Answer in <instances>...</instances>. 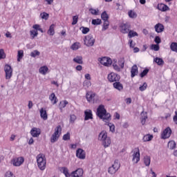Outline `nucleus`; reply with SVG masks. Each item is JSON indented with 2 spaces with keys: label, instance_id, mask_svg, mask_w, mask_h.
<instances>
[{
  "label": "nucleus",
  "instance_id": "f257e3e1",
  "mask_svg": "<svg viewBox=\"0 0 177 177\" xmlns=\"http://www.w3.org/2000/svg\"><path fill=\"white\" fill-rule=\"evenodd\" d=\"M97 115L101 120H103L104 122H107V121H110L111 120V115L110 113H107V111L104 109V106L100 105L97 109Z\"/></svg>",
  "mask_w": 177,
  "mask_h": 177
},
{
  "label": "nucleus",
  "instance_id": "f03ea898",
  "mask_svg": "<svg viewBox=\"0 0 177 177\" xmlns=\"http://www.w3.org/2000/svg\"><path fill=\"white\" fill-rule=\"evenodd\" d=\"M98 140L102 142L104 147H109L111 145V140L110 137L107 136V132L102 131L100 133L98 136Z\"/></svg>",
  "mask_w": 177,
  "mask_h": 177
},
{
  "label": "nucleus",
  "instance_id": "7ed1b4c3",
  "mask_svg": "<svg viewBox=\"0 0 177 177\" xmlns=\"http://www.w3.org/2000/svg\"><path fill=\"white\" fill-rule=\"evenodd\" d=\"M37 162L39 169L41 171L45 170V168H46V159L44 154L40 153L37 156Z\"/></svg>",
  "mask_w": 177,
  "mask_h": 177
},
{
  "label": "nucleus",
  "instance_id": "20e7f679",
  "mask_svg": "<svg viewBox=\"0 0 177 177\" xmlns=\"http://www.w3.org/2000/svg\"><path fill=\"white\" fill-rule=\"evenodd\" d=\"M62 133V126L58 125L55 129V133L52 135L50 138V142L51 143H55L59 140V138L60 137V134Z\"/></svg>",
  "mask_w": 177,
  "mask_h": 177
},
{
  "label": "nucleus",
  "instance_id": "39448f33",
  "mask_svg": "<svg viewBox=\"0 0 177 177\" xmlns=\"http://www.w3.org/2000/svg\"><path fill=\"white\" fill-rule=\"evenodd\" d=\"M4 71L6 73V80H10L13 75V69L9 64H6L4 66Z\"/></svg>",
  "mask_w": 177,
  "mask_h": 177
},
{
  "label": "nucleus",
  "instance_id": "423d86ee",
  "mask_svg": "<svg viewBox=\"0 0 177 177\" xmlns=\"http://www.w3.org/2000/svg\"><path fill=\"white\" fill-rule=\"evenodd\" d=\"M84 41L86 46H93L95 44V39H93V36L92 35L85 36Z\"/></svg>",
  "mask_w": 177,
  "mask_h": 177
},
{
  "label": "nucleus",
  "instance_id": "0eeeda50",
  "mask_svg": "<svg viewBox=\"0 0 177 177\" xmlns=\"http://www.w3.org/2000/svg\"><path fill=\"white\" fill-rule=\"evenodd\" d=\"M134 150L132 161L135 162V164H138L139 161H140V152L138 148H135Z\"/></svg>",
  "mask_w": 177,
  "mask_h": 177
},
{
  "label": "nucleus",
  "instance_id": "6e6552de",
  "mask_svg": "<svg viewBox=\"0 0 177 177\" xmlns=\"http://www.w3.org/2000/svg\"><path fill=\"white\" fill-rule=\"evenodd\" d=\"M120 75L114 73H111L109 75H108V80L110 82H117L118 81H120Z\"/></svg>",
  "mask_w": 177,
  "mask_h": 177
},
{
  "label": "nucleus",
  "instance_id": "1a4fd4ad",
  "mask_svg": "<svg viewBox=\"0 0 177 177\" xmlns=\"http://www.w3.org/2000/svg\"><path fill=\"white\" fill-rule=\"evenodd\" d=\"M23 162H24V158L23 157L15 158L12 160L14 167H20Z\"/></svg>",
  "mask_w": 177,
  "mask_h": 177
},
{
  "label": "nucleus",
  "instance_id": "9d476101",
  "mask_svg": "<svg viewBox=\"0 0 177 177\" xmlns=\"http://www.w3.org/2000/svg\"><path fill=\"white\" fill-rule=\"evenodd\" d=\"M100 62L106 67H109V66H111V64L113 63V61L111 60V58L104 57L100 59Z\"/></svg>",
  "mask_w": 177,
  "mask_h": 177
},
{
  "label": "nucleus",
  "instance_id": "9b49d317",
  "mask_svg": "<svg viewBox=\"0 0 177 177\" xmlns=\"http://www.w3.org/2000/svg\"><path fill=\"white\" fill-rule=\"evenodd\" d=\"M131 25L129 23L122 24L120 25V31L122 34H128Z\"/></svg>",
  "mask_w": 177,
  "mask_h": 177
},
{
  "label": "nucleus",
  "instance_id": "f8f14e48",
  "mask_svg": "<svg viewBox=\"0 0 177 177\" xmlns=\"http://www.w3.org/2000/svg\"><path fill=\"white\" fill-rule=\"evenodd\" d=\"M172 131L171 130V128L167 127L162 133V139H168Z\"/></svg>",
  "mask_w": 177,
  "mask_h": 177
},
{
  "label": "nucleus",
  "instance_id": "ddd939ff",
  "mask_svg": "<svg viewBox=\"0 0 177 177\" xmlns=\"http://www.w3.org/2000/svg\"><path fill=\"white\" fill-rule=\"evenodd\" d=\"M30 135H32L33 138H38V136L41 135V129L33 127L30 131Z\"/></svg>",
  "mask_w": 177,
  "mask_h": 177
},
{
  "label": "nucleus",
  "instance_id": "4468645a",
  "mask_svg": "<svg viewBox=\"0 0 177 177\" xmlns=\"http://www.w3.org/2000/svg\"><path fill=\"white\" fill-rule=\"evenodd\" d=\"M76 156L77 157V158H80V160H85V151H84L81 148H79L76 151Z\"/></svg>",
  "mask_w": 177,
  "mask_h": 177
},
{
  "label": "nucleus",
  "instance_id": "2eb2a0df",
  "mask_svg": "<svg viewBox=\"0 0 177 177\" xmlns=\"http://www.w3.org/2000/svg\"><path fill=\"white\" fill-rule=\"evenodd\" d=\"M84 175V170L82 169H77V170L73 171L71 174L72 177H82Z\"/></svg>",
  "mask_w": 177,
  "mask_h": 177
},
{
  "label": "nucleus",
  "instance_id": "dca6fc26",
  "mask_svg": "<svg viewBox=\"0 0 177 177\" xmlns=\"http://www.w3.org/2000/svg\"><path fill=\"white\" fill-rule=\"evenodd\" d=\"M84 121H88V120H93V115L92 114V111L90 109H87L84 111Z\"/></svg>",
  "mask_w": 177,
  "mask_h": 177
},
{
  "label": "nucleus",
  "instance_id": "f3484780",
  "mask_svg": "<svg viewBox=\"0 0 177 177\" xmlns=\"http://www.w3.org/2000/svg\"><path fill=\"white\" fill-rule=\"evenodd\" d=\"M154 28H155V31L158 33L162 32V31H164L165 30L164 25L160 23L155 25Z\"/></svg>",
  "mask_w": 177,
  "mask_h": 177
},
{
  "label": "nucleus",
  "instance_id": "a211bd4d",
  "mask_svg": "<svg viewBox=\"0 0 177 177\" xmlns=\"http://www.w3.org/2000/svg\"><path fill=\"white\" fill-rule=\"evenodd\" d=\"M113 88H115V89H117V91H122V89H124V86L122 85V84H121V82L118 81L113 83Z\"/></svg>",
  "mask_w": 177,
  "mask_h": 177
},
{
  "label": "nucleus",
  "instance_id": "6ab92c4d",
  "mask_svg": "<svg viewBox=\"0 0 177 177\" xmlns=\"http://www.w3.org/2000/svg\"><path fill=\"white\" fill-rule=\"evenodd\" d=\"M158 9L161 12H167V10H169V7L165 4L160 3L158 5Z\"/></svg>",
  "mask_w": 177,
  "mask_h": 177
},
{
  "label": "nucleus",
  "instance_id": "aec40b11",
  "mask_svg": "<svg viewBox=\"0 0 177 177\" xmlns=\"http://www.w3.org/2000/svg\"><path fill=\"white\" fill-rule=\"evenodd\" d=\"M40 116L44 120H48V113H46V110H45L44 108L40 109Z\"/></svg>",
  "mask_w": 177,
  "mask_h": 177
},
{
  "label": "nucleus",
  "instance_id": "412c9836",
  "mask_svg": "<svg viewBox=\"0 0 177 177\" xmlns=\"http://www.w3.org/2000/svg\"><path fill=\"white\" fill-rule=\"evenodd\" d=\"M86 98L88 102H92V100H95V93L87 92L86 94Z\"/></svg>",
  "mask_w": 177,
  "mask_h": 177
},
{
  "label": "nucleus",
  "instance_id": "4be33fe9",
  "mask_svg": "<svg viewBox=\"0 0 177 177\" xmlns=\"http://www.w3.org/2000/svg\"><path fill=\"white\" fill-rule=\"evenodd\" d=\"M131 77L133 78L138 74V66L133 65L131 70Z\"/></svg>",
  "mask_w": 177,
  "mask_h": 177
},
{
  "label": "nucleus",
  "instance_id": "5701e85b",
  "mask_svg": "<svg viewBox=\"0 0 177 177\" xmlns=\"http://www.w3.org/2000/svg\"><path fill=\"white\" fill-rule=\"evenodd\" d=\"M48 70L49 68H48V66H41L39 69V73H40V74H43V75H46V73H48Z\"/></svg>",
  "mask_w": 177,
  "mask_h": 177
},
{
  "label": "nucleus",
  "instance_id": "b1692460",
  "mask_svg": "<svg viewBox=\"0 0 177 177\" xmlns=\"http://www.w3.org/2000/svg\"><path fill=\"white\" fill-rule=\"evenodd\" d=\"M49 100L53 102V104H56V103H57V97H56L55 93L50 94Z\"/></svg>",
  "mask_w": 177,
  "mask_h": 177
},
{
  "label": "nucleus",
  "instance_id": "393cba45",
  "mask_svg": "<svg viewBox=\"0 0 177 177\" xmlns=\"http://www.w3.org/2000/svg\"><path fill=\"white\" fill-rule=\"evenodd\" d=\"M73 62L77 64H84V61H82V56H77L73 58Z\"/></svg>",
  "mask_w": 177,
  "mask_h": 177
},
{
  "label": "nucleus",
  "instance_id": "a878e982",
  "mask_svg": "<svg viewBox=\"0 0 177 177\" xmlns=\"http://www.w3.org/2000/svg\"><path fill=\"white\" fill-rule=\"evenodd\" d=\"M153 62L158 64V66H164V60L162 58L156 57Z\"/></svg>",
  "mask_w": 177,
  "mask_h": 177
},
{
  "label": "nucleus",
  "instance_id": "bb28decb",
  "mask_svg": "<svg viewBox=\"0 0 177 177\" xmlns=\"http://www.w3.org/2000/svg\"><path fill=\"white\" fill-rule=\"evenodd\" d=\"M167 146L170 150H174V149H175V147H176V142H175V141H174V140L169 141L168 142Z\"/></svg>",
  "mask_w": 177,
  "mask_h": 177
},
{
  "label": "nucleus",
  "instance_id": "cd10ccee",
  "mask_svg": "<svg viewBox=\"0 0 177 177\" xmlns=\"http://www.w3.org/2000/svg\"><path fill=\"white\" fill-rule=\"evenodd\" d=\"M151 158L150 156H146L144 157V164L146 167H150Z\"/></svg>",
  "mask_w": 177,
  "mask_h": 177
},
{
  "label": "nucleus",
  "instance_id": "c85d7f7f",
  "mask_svg": "<svg viewBox=\"0 0 177 177\" xmlns=\"http://www.w3.org/2000/svg\"><path fill=\"white\" fill-rule=\"evenodd\" d=\"M60 171L64 174L66 177L71 176V174L70 175V173H68V169H67V167H62Z\"/></svg>",
  "mask_w": 177,
  "mask_h": 177
},
{
  "label": "nucleus",
  "instance_id": "c756f323",
  "mask_svg": "<svg viewBox=\"0 0 177 177\" xmlns=\"http://www.w3.org/2000/svg\"><path fill=\"white\" fill-rule=\"evenodd\" d=\"M67 104H68V102H67V100H64L60 102L59 109L61 110V111H63V109H64V107H66Z\"/></svg>",
  "mask_w": 177,
  "mask_h": 177
},
{
  "label": "nucleus",
  "instance_id": "7c9ffc66",
  "mask_svg": "<svg viewBox=\"0 0 177 177\" xmlns=\"http://www.w3.org/2000/svg\"><path fill=\"white\" fill-rule=\"evenodd\" d=\"M48 35H55V24L50 26V28L48 30Z\"/></svg>",
  "mask_w": 177,
  "mask_h": 177
},
{
  "label": "nucleus",
  "instance_id": "2f4dec72",
  "mask_svg": "<svg viewBox=\"0 0 177 177\" xmlns=\"http://www.w3.org/2000/svg\"><path fill=\"white\" fill-rule=\"evenodd\" d=\"M118 169H116L114 166H111L108 169V172L109 174H110L111 175H114V174H115V172H117Z\"/></svg>",
  "mask_w": 177,
  "mask_h": 177
},
{
  "label": "nucleus",
  "instance_id": "473e14b6",
  "mask_svg": "<svg viewBox=\"0 0 177 177\" xmlns=\"http://www.w3.org/2000/svg\"><path fill=\"white\" fill-rule=\"evenodd\" d=\"M151 139H153V135L148 134L143 137L142 140L143 142H150Z\"/></svg>",
  "mask_w": 177,
  "mask_h": 177
},
{
  "label": "nucleus",
  "instance_id": "72a5a7b5",
  "mask_svg": "<svg viewBox=\"0 0 177 177\" xmlns=\"http://www.w3.org/2000/svg\"><path fill=\"white\" fill-rule=\"evenodd\" d=\"M101 19L104 21H106L107 20H109V15H107V12L106 11H104L102 14H101Z\"/></svg>",
  "mask_w": 177,
  "mask_h": 177
},
{
  "label": "nucleus",
  "instance_id": "f704fd0d",
  "mask_svg": "<svg viewBox=\"0 0 177 177\" xmlns=\"http://www.w3.org/2000/svg\"><path fill=\"white\" fill-rule=\"evenodd\" d=\"M91 24L93 26H99V25L102 24V19H93L91 21Z\"/></svg>",
  "mask_w": 177,
  "mask_h": 177
},
{
  "label": "nucleus",
  "instance_id": "c9c22d12",
  "mask_svg": "<svg viewBox=\"0 0 177 177\" xmlns=\"http://www.w3.org/2000/svg\"><path fill=\"white\" fill-rule=\"evenodd\" d=\"M23 56H24V52L22 50H19L17 55V62H20V60L23 59Z\"/></svg>",
  "mask_w": 177,
  "mask_h": 177
},
{
  "label": "nucleus",
  "instance_id": "e433bc0d",
  "mask_svg": "<svg viewBox=\"0 0 177 177\" xmlns=\"http://www.w3.org/2000/svg\"><path fill=\"white\" fill-rule=\"evenodd\" d=\"M170 49L173 52H176L177 53V43L176 42L171 43V44L170 45Z\"/></svg>",
  "mask_w": 177,
  "mask_h": 177
},
{
  "label": "nucleus",
  "instance_id": "4c0bfd02",
  "mask_svg": "<svg viewBox=\"0 0 177 177\" xmlns=\"http://www.w3.org/2000/svg\"><path fill=\"white\" fill-rule=\"evenodd\" d=\"M40 55H41V53H39L38 50H35L30 53L31 57H37V56H39Z\"/></svg>",
  "mask_w": 177,
  "mask_h": 177
},
{
  "label": "nucleus",
  "instance_id": "58836bf2",
  "mask_svg": "<svg viewBox=\"0 0 177 177\" xmlns=\"http://www.w3.org/2000/svg\"><path fill=\"white\" fill-rule=\"evenodd\" d=\"M138 35H139L138 32H134L133 30L129 31L128 37H129V38H133V37H138Z\"/></svg>",
  "mask_w": 177,
  "mask_h": 177
},
{
  "label": "nucleus",
  "instance_id": "ea45409f",
  "mask_svg": "<svg viewBox=\"0 0 177 177\" xmlns=\"http://www.w3.org/2000/svg\"><path fill=\"white\" fill-rule=\"evenodd\" d=\"M89 12H91V15H93L94 16H97L99 15V9H93V8H90Z\"/></svg>",
  "mask_w": 177,
  "mask_h": 177
},
{
  "label": "nucleus",
  "instance_id": "a19ab883",
  "mask_svg": "<svg viewBox=\"0 0 177 177\" xmlns=\"http://www.w3.org/2000/svg\"><path fill=\"white\" fill-rule=\"evenodd\" d=\"M118 171L120 169V167L121 165L120 164V161L118 160H115L114 161V164L112 165Z\"/></svg>",
  "mask_w": 177,
  "mask_h": 177
},
{
  "label": "nucleus",
  "instance_id": "79ce46f5",
  "mask_svg": "<svg viewBox=\"0 0 177 177\" xmlns=\"http://www.w3.org/2000/svg\"><path fill=\"white\" fill-rule=\"evenodd\" d=\"M128 15L131 19H136V17H138V15L136 14L135 12H133L132 10L129 11Z\"/></svg>",
  "mask_w": 177,
  "mask_h": 177
},
{
  "label": "nucleus",
  "instance_id": "37998d69",
  "mask_svg": "<svg viewBox=\"0 0 177 177\" xmlns=\"http://www.w3.org/2000/svg\"><path fill=\"white\" fill-rule=\"evenodd\" d=\"M118 64L121 67V68H124V64H125V59L124 57H122L118 61Z\"/></svg>",
  "mask_w": 177,
  "mask_h": 177
},
{
  "label": "nucleus",
  "instance_id": "c03bdc74",
  "mask_svg": "<svg viewBox=\"0 0 177 177\" xmlns=\"http://www.w3.org/2000/svg\"><path fill=\"white\" fill-rule=\"evenodd\" d=\"M151 49L155 50L156 52L160 50V46L158 44H152L151 46Z\"/></svg>",
  "mask_w": 177,
  "mask_h": 177
},
{
  "label": "nucleus",
  "instance_id": "a18cd8bd",
  "mask_svg": "<svg viewBox=\"0 0 177 177\" xmlns=\"http://www.w3.org/2000/svg\"><path fill=\"white\" fill-rule=\"evenodd\" d=\"M80 30H82V34H88V32L91 30L89 29V28H86V27H84V26H82V27L80 28Z\"/></svg>",
  "mask_w": 177,
  "mask_h": 177
},
{
  "label": "nucleus",
  "instance_id": "49530a36",
  "mask_svg": "<svg viewBox=\"0 0 177 177\" xmlns=\"http://www.w3.org/2000/svg\"><path fill=\"white\" fill-rule=\"evenodd\" d=\"M40 16H41V19H43L44 20H48V19H49V14H48L46 12L41 13Z\"/></svg>",
  "mask_w": 177,
  "mask_h": 177
},
{
  "label": "nucleus",
  "instance_id": "de8ad7c7",
  "mask_svg": "<svg viewBox=\"0 0 177 177\" xmlns=\"http://www.w3.org/2000/svg\"><path fill=\"white\" fill-rule=\"evenodd\" d=\"M30 35L32 36V39H34L35 37H37L38 35V31L35 30H30Z\"/></svg>",
  "mask_w": 177,
  "mask_h": 177
},
{
  "label": "nucleus",
  "instance_id": "09e8293b",
  "mask_svg": "<svg viewBox=\"0 0 177 177\" xmlns=\"http://www.w3.org/2000/svg\"><path fill=\"white\" fill-rule=\"evenodd\" d=\"M78 23V16L75 15L73 17V22H72V26H75Z\"/></svg>",
  "mask_w": 177,
  "mask_h": 177
},
{
  "label": "nucleus",
  "instance_id": "8fccbe9b",
  "mask_svg": "<svg viewBox=\"0 0 177 177\" xmlns=\"http://www.w3.org/2000/svg\"><path fill=\"white\" fill-rule=\"evenodd\" d=\"M109 26H110V23L109 22V20L104 21L103 30H107V28H109Z\"/></svg>",
  "mask_w": 177,
  "mask_h": 177
},
{
  "label": "nucleus",
  "instance_id": "3c124183",
  "mask_svg": "<svg viewBox=\"0 0 177 177\" xmlns=\"http://www.w3.org/2000/svg\"><path fill=\"white\" fill-rule=\"evenodd\" d=\"M108 126L109 127L111 132H115V126L114 124L109 123Z\"/></svg>",
  "mask_w": 177,
  "mask_h": 177
},
{
  "label": "nucleus",
  "instance_id": "603ef678",
  "mask_svg": "<svg viewBox=\"0 0 177 177\" xmlns=\"http://www.w3.org/2000/svg\"><path fill=\"white\" fill-rule=\"evenodd\" d=\"M148 73H149V69L146 68L140 74V76L141 77V78H143V77H145V75H147Z\"/></svg>",
  "mask_w": 177,
  "mask_h": 177
},
{
  "label": "nucleus",
  "instance_id": "864d4df0",
  "mask_svg": "<svg viewBox=\"0 0 177 177\" xmlns=\"http://www.w3.org/2000/svg\"><path fill=\"white\" fill-rule=\"evenodd\" d=\"M6 57V54H5V51L3 49H0V60L1 59H5Z\"/></svg>",
  "mask_w": 177,
  "mask_h": 177
},
{
  "label": "nucleus",
  "instance_id": "5fc2aeb1",
  "mask_svg": "<svg viewBox=\"0 0 177 177\" xmlns=\"http://www.w3.org/2000/svg\"><path fill=\"white\" fill-rule=\"evenodd\" d=\"M139 89L140 91H141V92H143V91H146V89H147V84L145 82L142 86L139 87Z\"/></svg>",
  "mask_w": 177,
  "mask_h": 177
},
{
  "label": "nucleus",
  "instance_id": "6e6d98bb",
  "mask_svg": "<svg viewBox=\"0 0 177 177\" xmlns=\"http://www.w3.org/2000/svg\"><path fill=\"white\" fill-rule=\"evenodd\" d=\"M63 140H70V132L64 134L62 138Z\"/></svg>",
  "mask_w": 177,
  "mask_h": 177
},
{
  "label": "nucleus",
  "instance_id": "4d7b16f0",
  "mask_svg": "<svg viewBox=\"0 0 177 177\" xmlns=\"http://www.w3.org/2000/svg\"><path fill=\"white\" fill-rule=\"evenodd\" d=\"M71 49H72V50H78V44L77 43L73 44L71 46Z\"/></svg>",
  "mask_w": 177,
  "mask_h": 177
},
{
  "label": "nucleus",
  "instance_id": "13d9d810",
  "mask_svg": "<svg viewBox=\"0 0 177 177\" xmlns=\"http://www.w3.org/2000/svg\"><path fill=\"white\" fill-rule=\"evenodd\" d=\"M156 44L158 45V44H161V38L159 36H156L154 39Z\"/></svg>",
  "mask_w": 177,
  "mask_h": 177
},
{
  "label": "nucleus",
  "instance_id": "bf43d9fd",
  "mask_svg": "<svg viewBox=\"0 0 177 177\" xmlns=\"http://www.w3.org/2000/svg\"><path fill=\"white\" fill-rule=\"evenodd\" d=\"M5 177H15V175H13L12 171H7L5 174Z\"/></svg>",
  "mask_w": 177,
  "mask_h": 177
},
{
  "label": "nucleus",
  "instance_id": "052dcab7",
  "mask_svg": "<svg viewBox=\"0 0 177 177\" xmlns=\"http://www.w3.org/2000/svg\"><path fill=\"white\" fill-rule=\"evenodd\" d=\"M141 118L142 120H147V113H144L143 111L141 113Z\"/></svg>",
  "mask_w": 177,
  "mask_h": 177
},
{
  "label": "nucleus",
  "instance_id": "680f3d73",
  "mask_svg": "<svg viewBox=\"0 0 177 177\" xmlns=\"http://www.w3.org/2000/svg\"><path fill=\"white\" fill-rule=\"evenodd\" d=\"M113 66L114 70H115L116 71H118V72L121 71V68H120V66H118V65L113 64Z\"/></svg>",
  "mask_w": 177,
  "mask_h": 177
},
{
  "label": "nucleus",
  "instance_id": "e2e57ef3",
  "mask_svg": "<svg viewBox=\"0 0 177 177\" xmlns=\"http://www.w3.org/2000/svg\"><path fill=\"white\" fill-rule=\"evenodd\" d=\"M77 120V116L75 115H71V122H74Z\"/></svg>",
  "mask_w": 177,
  "mask_h": 177
},
{
  "label": "nucleus",
  "instance_id": "0e129e2a",
  "mask_svg": "<svg viewBox=\"0 0 177 177\" xmlns=\"http://www.w3.org/2000/svg\"><path fill=\"white\" fill-rule=\"evenodd\" d=\"M175 115L173 118L174 122L177 124V111H175Z\"/></svg>",
  "mask_w": 177,
  "mask_h": 177
},
{
  "label": "nucleus",
  "instance_id": "69168bd1",
  "mask_svg": "<svg viewBox=\"0 0 177 177\" xmlns=\"http://www.w3.org/2000/svg\"><path fill=\"white\" fill-rule=\"evenodd\" d=\"M84 85H86V86H87V88H89V86H91V85H92V83H91V81H86V82H85Z\"/></svg>",
  "mask_w": 177,
  "mask_h": 177
},
{
  "label": "nucleus",
  "instance_id": "338daca9",
  "mask_svg": "<svg viewBox=\"0 0 177 177\" xmlns=\"http://www.w3.org/2000/svg\"><path fill=\"white\" fill-rule=\"evenodd\" d=\"M32 106H34L32 104V101H29L28 104V109H32Z\"/></svg>",
  "mask_w": 177,
  "mask_h": 177
},
{
  "label": "nucleus",
  "instance_id": "774afa93",
  "mask_svg": "<svg viewBox=\"0 0 177 177\" xmlns=\"http://www.w3.org/2000/svg\"><path fill=\"white\" fill-rule=\"evenodd\" d=\"M39 24H35L32 26V28H34L35 30H39Z\"/></svg>",
  "mask_w": 177,
  "mask_h": 177
}]
</instances>
